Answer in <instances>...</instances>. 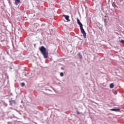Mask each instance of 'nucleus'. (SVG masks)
Masks as SVG:
<instances>
[{"instance_id": "obj_1", "label": "nucleus", "mask_w": 124, "mask_h": 124, "mask_svg": "<svg viewBox=\"0 0 124 124\" xmlns=\"http://www.w3.org/2000/svg\"><path fill=\"white\" fill-rule=\"evenodd\" d=\"M39 50L41 52L43 56H44V58H45V59H47V58H48V51H47L46 48L44 46H41L39 47Z\"/></svg>"}, {"instance_id": "obj_2", "label": "nucleus", "mask_w": 124, "mask_h": 124, "mask_svg": "<svg viewBox=\"0 0 124 124\" xmlns=\"http://www.w3.org/2000/svg\"><path fill=\"white\" fill-rule=\"evenodd\" d=\"M77 23L78 25H79L81 31V33L83 34L84 38H86V31H85V30L83 28V24L80 22V20L79 19H77Z\"/></svg>"}, {"instance_id": "obj_3", "label": "nucleus", "mask_w": 124, "mask_h": 124, "mask_svg": "<svg viewBox=\"0 0 124 124\" xmlns=\"http://www.w3.org/2000/svg\"><path fill=\"white\" fill-rule=\"evenodd\" d=\"M62 16L63 17H65V19H66L68 22H69V21H70V20H69V16H65L64 15H63Z\"/></svg>"}, {"instance_id": "obj_4", "label": "nucleus", "mask_w": 124, "mask_h": 124, "mask_svg": "<svg viewBox=\"0 0 124 124\" xmlns=\"http://www.w3.org/2000/svg\"><path fill=\"white\" fill-rule=\"evenodd\" d=\"M20 3V0H15V4L18 5V4Z\"/></svg>"}, {"instance_id": "obj_5", "label": "nucleus", "mask_w": 124, "mask_h": 124, "mask_svg": "<svg viewBox=\"0 0 124 124\" xmlns=\"http://www.w3.org/2000/svg\"><path fill=\"white\" fill-rule=\"evenodd\" d=\"M104 22H105V27H107V23L108 22V21H107V19H104Z\"/></svg>"}, {"instance_id": "obj_6", "label": "nucleus", "mask_w": 124, "mask_h": 124, "mask_svg": "<svg viewBox=\"0 0 124 124\" xmlns=\"http://www.w3.org/2000/svg\"><path fill=\"white\" fill-rule=\"evenodd\" d=\"M110 111H120V109H119V108H112V109H110Z\"/></svg>"}, {"instance_id": "obj_7", "label": "nucleus", "mask_w": 124, "mask_h": 124, "mask_svg": "<svg viewBox=\"0 0 124 124\" xmlns=\"http://www.w3.org/2000/svg\"><path fill=\"white\" fill-rule=\"evenodd\" d=\"M110 89H113L114 88V83H111L109 85Z\"/></svg>"}, {"instance_id": "obj_8", "label": "nucleus", "mask_w": 124, "mask_h": 124, "mask_svg": "<svg viewBox=\"0 0 124 124\" xmlns=\"http://www.w3.org/2000/svg\"><path fill=\"white\" fill-rule=\"evenodd\" d=\"M78 57L79 58V59H82V55H81V54L78 53Z\"/></svg>"}, {"instance_id": "obj_9", "label": "nucleus", "mask_w": 124, "mask_h": 124, "mask_svg": "<svg viewBox=\"0 0 124 124\" xmlns=\"http://www.w3.org/2000/svg\"><path fill=\"white\" fill-rule=\"evenodd\" d=\"M24 86H25V83L22 82V83H21V87H24Z\"/></svg>"}, {"instance_id": "obj_10", "label": "nucleus", "mask_w": 124, "mask_h": 124, "mask_svg": "<svg viewBox=\"0 0 124 124\" xmlns=\"http://www.w3.org/2000/svg\"><path fill=\"white\" fill-rule=\"evenodd\" d=\"M60 76H61V77H62V76H63V73H61Z\"/></svg>"}, {"instance_id": "obj_11", "label": "nucleus", "mask_w": 124, "mask_h": 124, "mask_svg": "<svg viewBox=\"0 0 124 124\" xmlns=\"http://www.w3.org/2000/svg\"><path fill=\"white\" fill-rule=\"evenodd\" d=\"M120 42H121V43H124V40H121L120 41Z\"/></svg>"}, {"instance_id": "obj_12", "label": "nucleus", "mask_w": 124, "mask_h": 124, "mask_svg": "<svg viewBox=\"0 0 124 124\" xmlns=\"http://www.w3.org/2000/svg\"><path fill=\"white\" fill-rule=\"evenodd\" d=\"M112 5H113V7H114V8L116 7V4H113Z\"/></svg>"}, {"instance_id": "obj_13", "label": "nucleus", "mask_w": 124, "mask_h": 124, "mask_svg": "<svg viewBox=\"0 0 124 124\" xmlns=\"http://www.w3.org/2000/svg\"><path fill=\"white\" fill-rule=\"evenodd\" d=\"M114 94H117V91H114Z\"/></svg>"}]
</instances>
